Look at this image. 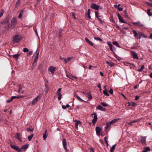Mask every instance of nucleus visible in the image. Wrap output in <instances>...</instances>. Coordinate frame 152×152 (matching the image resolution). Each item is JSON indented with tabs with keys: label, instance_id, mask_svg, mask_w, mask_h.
Instances as JSON below:
<instances>
[{
	"label": "nucleus",
	"instance_id": "obj_1",
	"mask_svg": "<svg viewBox=\"0 0 152 152\" xmlns=\"http://www.w3.org/2000/svg\"><path fill=\"white\" fill-rule=\"evenodd\" d=\"M17 23V18L15 17H13L11 20V23H9L7 26H5V27L8 30L10 28L12 29L15 27Z\"/></svg>",
	"mask_w": 152,
	"mask_h": 152
},
{
	"label": "nucleus",
	"instance_id": "obj_2",
	"mask_svg": "<svg viewBox=\"0 0 152 152\" xmlns=\"http://www.w3.org/2000/svg\"><path fill=\"white\" fill-rule=\"evenodd\" d=\"M10 18L9 16L7 17L5 19L1 21V23L3 25H6L8 24L9 23V20Z\"/></svg>",
	"mask_w": 152,
	"mask_h": 152
},
{
	"label": "nucleus",
	"instance_id": "obj_3",
	"mask_svg": "<svg viewBox=\"0 0 152 152\" xmlns=\"http://www.w3.org/2000/svg\"><path fill=\"white\" fill-rule=\"evenodd\" d=\"M91 7L93 9L98 10L100 6L98 5H97L95 3H93L91 5Z\"/></svg>",
	"mask_w": 152,
	"mask_h": 152
},
{
	"label": "nucleus",
	"instance_id": "obj_4",
	"mask_svg": "<svg viewBox=\"0 0 152 152\" xmlns=\"http://www.w3.org/2000/svg\"><path fill=\"white\" fill-rule=\"evenodd\" d=\"M62 143H63V148L65 150L66 152H67L68 151V150L67 149L66 145H67V143H66V140L65 138H64L62 140Z\"/></svg>",
	"mask_w": 152,
	"mask_h": 152
},
{
	"label": "nucleus",
	"instance_id": "obj_5",
	"mask_svg": "<svg viewBox=\"0 0 152 152\" xmlns=\"http://www.w3.org/2000/svg\"><path fill=\"white\" fill-rule=\"evenodd\" d=\"M20 39V37L19 35H16L13 38V42H18Z\"/></svg>",
	"mask_w": 152,
	"mask_h": 152
},
{
	"label": "nucleus",
	"instance_id": "obj_6",
	"mask_svg": "<svg viewBox=\"0 0 152 152\" xmlns=\"http://www.w3.org/2000/svg\"><path fill=\"white\" fill-rule=\"evenodd\" d=\"M131 53L132 57L134 59H136L137 60L139 59V57L135 51H131Z\"/></svg>",
	"mask_w": 152,
	"mask_h": 152
},
{
	"label": "nucleus",
	"instance_id": "obj_7",
	"mask_svg": "<svg viewBox=\"0 0 152 152\" xmlns=\"http://www.w3.org/2000/svg\"><path fill=\"white\" fill-rule=\"evenodd\" d=\"M83 94L84 95H85L86 96L89 100H91L92 98V97L91 95L90 91H89L87 93L83 92Z\"/></svg>",
	"mask_w": 152,
	"mask_h": 152
},
{
	"label": "nucleus",
	"instance_id": "obj_8",
	"mask_svg": "<svg viewBox=\"0 0 152 152\" xmlns=\"http://www.w3.org/2000/svg\"><path fill=\"white\" fill-rule=\"evenodd\" d=\"M94 115V118L92 120V123L94 124V125H95L97 121V115L95 113H94L92 114V115Z\"/></svg>",
	"mask_w": 152,
	"mask_h": 152
},
{
	"label": "nucleus",
	"instance_id": "obj_9",
	"mask_svg": "<svg viewBox=\"0 0 152 152\" xmlns=\"http://www.w3.org/2000/svg\"><path fill=\"white\" fill-rule=\"evenodd\" d=\"M102 129L101 128L97 126L96 128V134L98 135H99L100 132L102 131Z\"/></svg>",
	"mask_w": 152,
	"mask_h": 152
},
{
	"label": "nucleus",
	"instance_id": "obj_10",
	"mask_svg": "<svg viewBox=\"0 0 152 152\" xmlns=\"http://www.w3.org/2000/svg\"><path fill=\"white\" fill-rule=\"evenodd\" d=\"M56 70V68L53 66H50L48 68V70L52 74H53L55 71Z\"/></svg>",
	"mask_w": 152,
	"mask_h": 152
},
{
	"label": "nucleus",
	"instance_id": "obj_11",
	"mask_svg": "<svg viewBox=\"0 0 152 152\" xmlns=\"http://www.w3.org/2000/svg\"><path fill=\"white\" fill-rule=\"evenodd\" d=\"M40 97V96L38 95L37 97L34 98L32 101V104L33 105H34L37 102L38 98Z\"/></svg>",
	"mask_w": 152,
	"mask_h": 152
},
{
	"label": "nucleus",
	"instance_id": "obj_12",
	"mask_svg": "<svg viewBox=\"0 0 152 152\" xmlns=\"http://www.w3.org/2000/svg\"><path fill=\"white\" fill-rule=\"evenodd\" d=\"M132 24L134 25L137 26L142 27H143L144 26L143 24L141 23L140 21H138L137 22H133Z\"/></svg>",
	"mask_w": 152,
	"mask_h": 152
},
{
	"label": "nucleus",
	"instance_id": "obj_13",
	"mask_svg": "<svg viewBox=\"0 0 152 152\" xmlns=\"http://www.w3.org/2000/svg\"><path fill=\"white\" fill-rule=\"evenodd\" d=\"M118 17L119 20V21L121 23H126V22L125 21L122 19V17L120 15V14H118L117 15Z\"/></svg>",
	"mask_w": 152,
	"mask_h": 152
},
{
	"label": "nucleus",
	"instance_id": "obj_14",
	"mask_svg": "<svg viewBox=\"0 0 152 152\" xmlns=\"http://www.w3.org/2000/svg\"><path fill=\"white\" fill-rule=\"evenodd\" d=\"M21 135H20V133H17L15 134V137L17 138L20 141H22V138L21 137Z\"/></svg>",
	"mask_w": 152,
	"mask_h": 152
},
{
	"label": "nucleus",
	"instance_id": "obj_15",
	"mask_svg": "<svg viewBox=\"0 0 152 152\" xmlns=\"http://www.w3.org/2000/svg\"><path fill=\"white\" fill-rule=\"evenodd\" d=\"M139 37H138V38L139 39H140L142 37L143 38H147V36L142 32L139 33Z\"/></svg>",
	"mask_w": 152,
	"mask_h": 152
},
{
	"label": "nucleus",
	"instance_id": "obj_16",
	"mask_svg": "<svg viewBox=\"0 0 152 152\" xmlns=\"http://www.w3.org/2000/svg\"><path fill=\"white\" fill-rule=\"evenodd\" d=\"M146 137H141V143L143 144H145L146 143Z\"/></svg>",
	"mask_w": 152,
	"mask_h": 152
},
{
	"label": "nucleus",
	"instance_id": "obj_17",
	"mask_svg": "<svg viewBox=\"0 0 152 152\" xmlns=\"http://www.w3.org/2000/svg\"><path fill=\"white\" fill-rule=\"evenodd\" d=\"M97 108L98 110L102 111H106L105 108L103 107H102L99 105H98V107H97Z\"/></svg>",
	"mask_w": 152,
	"mask_h": 152
},
{
	"label": "nucleus",
	"instance_id": "obj_18",
	"mask_svg": "<svg viewBox=\"0 0 152 152\" xmlns=\"http://www.w3.org/2000/svg\"><path fill=\"white\" fill-rule=\"evenodd\" d=\"M132 31L134 34V37L136 38L137 39H139L138 37V36L139 35V33H137V31L135 30H133Z\"/></svg>",
	"mask_w": 152,
	"mask_h": 152
},
{
	"label": "nucleus",
	"instance_id": "obj_19",
	"mask_svg": "<svg viewBox=\"0 0 152 152\" xmlns=\"http://www.w3.org/2000/svg\"><path fill=\"white\" fill-rule=\"evenodd\" d=\"M106 62L107 64L111 67L113 66H114V63L112 62L106 61Z\"/></svg>",
	"mask_w": 152,
	"mask_h": 152
},
{
	"label": "nucleus",
	"instance_id": "obj_20",
	"mask_svg": "<svg viewBox=\"0 0 152 152\" xmlns=\"http://www.w3.org/2000/svg\"><path fill=\"white\" fill-rule=\"evenodd\" d=\"M107 44L108 45V46H109V48H110V50L111 51H113V48H113V46L112 45L111 42H107Z\"/></svg>",
	"mask_w": 152,
	"mask_h": 152
},
{
	"label": "nucleus",
	"instance_id": "obj_21",
	"mask_svg": "<svg viewBox=\"0 0 152 152\" xmlns=\"http://www.w3.org/2000/svg\"><path fill=\"white\" fill-rule=\"evenodd\" d=\"M85 40L86 42H87L89 45H91L92 46L94 45L86 37H85Z\"/></svg>",
	"mask_w": 152,
	"mask_h": 152
},
{
	"label": "nucleus",
	"instance_id": "obj_22",
	"mask_svg": "<svg viewBox=\"0 0 152 152\" xmlns=\"http://www.w3.org/2000/svg\"><path fill=\"white\" fill-rule=\"evenodd\" d=\"M75 121L76 122L75 124V127L77 129L78 128V125L80 124V122L79 121L77 120H75Z\"/></svg>",
	"mask_w": 152,
	"mask_h": 152
},
{
	"label": "nucleus",
	"instance_id": "obj_23",
	"mask_svg": "<svg viewBox=\"0 0 152 152\" xmlns=\"http://www.w3.org/2000/svg\"><path fill=\"white\" fill-rule=\"evenodd\" d=\"M45 88L44 91L46 93L45 95H46L47 94L48 89V86L46 84H45Z\"/></svg>",
	"mask_w": 152,
	"mask_h": 152
},
{
	"label": "nucleus",
	"instance_id": "obj_24",
	"mask_svg": "<svg viewBox=\"0 0 152 152\" xmlns=\"http://www.w3.org/2000/svg\"><path fill=\"white\" fill-rule=\"evenodd\" d=\"M75 96L77 99L80 102H84L80 97L77 94H75Z\"/></svg>",
	"mask_w": 152,
	"mask_h": 152
},
{
	"label": "nucleus",
	"instance_id": "obj_25",
	"mask_svg": "<svg viewBox=\"0 0 152 152\" xmlns=\"http://www.w3.org/2000/svg\"><path fill=\"white\" fill-rule=\"evenodd\" d=\"M62 30L61 29H60L59 30V32L58 33H57V35L58 36V37L59 38L61 37L62 34H61V33Z\"/></svg>",
	"mask_w": 152,
	"mask_h": 152
},
{
	"label": "nucleus",
	"instance_id": "obj_26",
	"mask_svg": "<svg viewBox=\"0 0 152 152\" xmlns=\"http://www.w3.org/2000/svg\"><path fill=\"white\" fill-rule=\"evenodd\" d=\"M57 94L58 96V99L60 100L61 99L62 94L60 92H57Z\"/></svg>",
	"mask_w": 152,
	"mask_h": 152
},
{
	"label": "nucleus",
	"instance_id": "obj_27",
	"mask_svg": "<svg viewBox=\"0 0 152 152\" xmlns=\"http://www.w3.org/2000/svg\"><path fill=\"white\" fill-rule=\"evenodd\" d=\"M115 145H114L111 147L110 149V152H113L115 148Z\"/></svg>",
	"mask_w": 152,
	"mask_h": 152
},
{
	"label": "nucleus",
	"instance_id": "obj_28",
	"mask_svg": "<svg viewBox=\"0 0 152 152\" xmlns=\"http://www.w3.org/2000/svg\"><path fill=\"white\" fill-rule=\"evenodd\" d=\"M111 125V124L110 123V122L109 123L107 122L106 123V126L105 127V129H107L108 128H110V127Z\"/></svg>",
	"mask_w": 152,
	"mask_h": 152
},
{
	"label": "nucleus",
	"instance_id": "obj_29",
	"mask_svg": "<svg viewBox=\"0 0 152 152\" xmlns=\"http://www.w3.org/2000/svg\"><path fill=\"white\" fill-rule=\"evenodd\" d=\"M28 145H24L22 146L21 147V149H26L28 148Z\"/></svg>",
	"mask_w": 152,
	"mask_h": 152
},
{
	"label": "nucleus",
	"instance_id": "obj_30",
	"mask_svg": "<svg viewBox=\"0 0 152 152\" xmlns=\"http://www.w3.org/2000/svg\"><path fill=\"white\" fill-rule=\"evenodd\" d=\"M20 54H16L15 55H14L13 56V58H15L16 59H17L18 58L19 56H20Z\"/></svg>",
	"mask_w": 152,
	"mask_h": 152
},
{
	"label": "nucleus",
	"instance_id": "obj_31",
	"mask_svg": "<svg viewBox=\"0 0 152 152\" xmlns=\"http://www.w3.org/2000/svg\"><path fill=\"white\" fill-rule=\"evenodd\" d=\"M113 45H116L118 48H120V46L118 45V42L116 41H114L113 42Z\"/></svg>",
	"mask_w": 152,
	"mask_h": 152
},
{
	"label": "nucleus",
	"instance_id": "obj_32",
	"mask_svg": "<svg viewBox=\"0 0 152 152\" xmlns=\"http://www.w3.org/2000/svg\"><path fill=\"white\" fill-rule=\"evenodd\" d=\"M47 132V131L46 130L45 131V133L43 134V139L44 140H45L46 139V138H47V135L46 134Z\"/></svg>",
	"mask_w": 152,
	"mask_h": 152
},
{
	"label": "nucleus",
	"instance_id": "obj_33",
	"mask_svg": "<svg viewBox=\"0 0 152 152\" xmlns=\"http://www.w3.org/2000/svg\"><path fill=\"white\" fill-rule=\"evenodd\" d=\"M15 150L19 152H21V148H20L16 146L15 147Z\"/></svg>",
	"mask_w": 152,
	"mask_h": 152
},
{
	"label": "nucleus",
	"instance_id": "obj_34",
	"mask_svg": "<svg viewBox=\"0 0 152 152\" xmlns=\"http://www.w3.org/2000/svg\"><path fill=\"white\" fill-rule=\"evenodd\" d=\"M144 65H143L142 66L140 69H138L137 70V71L138 72H141L144 69Z\"/></svg>",
	"mask_w": 152,
	"mask_h": 152
},
{
	"label": "nucleus",
	"instance_id": "obj_35",
	"mask_svg": "<svg viewBox=\"0 0 152 152\" xmlns=\"http://www.w3.org/2000/svg\"><path fill=\"white\" fill-rule=\"evenodd\" d=\"M151 10L150 9H148L147 10V13L148 15L149 16H151L152 14L150 12Z\"/></svg>",
	"mask_w": 152,
	"mask_h": 152
},
{
	"label": "nucleus",
	"instance_id": "obj_36",
	"mask_svg": "<svg viewBox=\"0 0 152 152\" xmlns=\"http://www.w3.org/2000/svg\"><path fill=\"white\" fill-rule=\"evenodd\" d=\"M23 13V10H22L20 11V13L18 17V18L19 19H20L21 18V17L22 16V14Z\"/></svg>",
	"mask_w": 152,
	"mask_h": 152
},
{
	"label": "nucleus",
	"instance_id": "obj_37",
	"mask_svg": "<svg viewBox=\"0 0 152 152\" xmlns=\"http://www.w3.org/2000/svg\"><path fill=\"white\" fill-rule=\"evenodd\" d=\"M103 94L105 95L108 96H109V94L107 92V91L106 90H104L103 91Z\"/></svg>",
	"mask_w": 152,
	"mask_h": 152
},
{
	"label": "nucleus",
	"instance_id": "obj_38",
	"mask_svg": "<svg viewBox=\"0 0 152 152\" xmlns=\"http://www.w3.org/2000/svg\"><path fill=\"white\" fill-rule=\"evenodd\" d=\"M33 136H34L33 134H32L31 135H30V136H29L28 137V140L29 141H30L31 140L32 138L33 137Z\"/></svg>",
	"mask_w": 152,
	"mask_h": 152
},
{
	"label": "nucleus",
	"instance_id": "obj_39",
	"mask_svg": "<svg viewBox=\"0 0 152 152\" xmlns=\"http://www.w3.org/2000/svg\"><path fill=\"white\" fill-rule=\"evenodd\" d=\"M94 39L95 40H99L101 41H102V40L99 37H94Z\"/></svg>",
	"mask_w": 152,
	"mask_h": 152
},
{
	"label": "nucleus",
	"instance_id": "obj_40",
	"mask_svg": "<svg viewBox=\"0 0 152 152\" xmlns=\"http://www.w3.org/2000/svg\"><path fill=\"white\" fill-rule=\"evenodd\" d=\"M101 104L104 107H107L108 105L107 104L103 102H101Z\"/></svg>",
	"mask_w": 152,
	"mask_h": 152
},
{
	"label": "nucleus",
	"instance_id": "obj_41",
	"mask_svg": "<svg viewBox=\"0 0 152 152\" xmlns=\"http://www.w3.org/2000/svg\"><path fill=\"white\" fill-rule=\"evenodd\" d=\"M72 16L75 19H76V18L75 17V14L73 12H72L71 13Z\"/></svg>",
	"mask_w": 152,
	"mask_h": 152
},
{
	"label": "nucleus",
	"instance_id": "obj_42",
	"mask_svg": "<svg viewBox=\"0 0 152 152\" xmlns=\"http://www.w3.org/2000/svg\"><path fill=\"white\" fill-rule=\"evenodd\" d=\"M38 69H39V70H42V69H43V67H42V65H41V64L39 65L38 66Z\"/></svg>",
	"mask_w": 152,
	"mask_h": 152
},
{
	"label": "nucleus",
	"instance_id": "obj_43",
	"mask_svg": "<svg viewBox=\"0 0 152 152\" xmlns=\"http://www.w3.org/2000/svg\"><path fill=\"white\" fill-rule=\"evenodd\" d=\"M97 19L99 21V23H102L103 21V20L102 19H101V18H99V17Z\"/></svg>",
	"mask_w": 152,
	"mask_h": 152
},
{
	"label": "nucleus",
	"instance_id": "obj_44",
	"mask_svg": "<svg viewBox=\"0 0 152 152\" xmlns=\"http://www.w3.org/2000/svg\"><path fill=\"white\" fill-rule=\"evenodd\" d=\"M116 121H117L116 120L114 119H113V120H112L110 122L112 124L115 123V122Z\"/></svg>",
	"mask_w": 152,
	"mask_h": 152
},
{
	"label": "nucleus",
	"instance_id": "obj_45",
	"mask_svg": "<svg viewBox=\"0 0 152 152\" xmlns=\"http://www.w3.org/2000/svg\"><path fill=\"white\" fill-rule=\"evenodd\" d=\"M29 51V50L27 48H26L23 49V51L24 52H27Z\"/></svg>",
	"mask_w": 152,
	"mask_h": 152
},
{
	"label": "nucleus",
	"instance_id": "obj_46",
	"mask_svg": "<svg viewBox=\"0 0 152 152\" xmlns=\"http://www.w3.org/2000/svg\"><path fill=\"white\" fill-rule=\"evenodd\" d=\"M27 130L28 132H32L34 130L33 129H31L29 128H27Z\"/></svg>",
	"mask_w": 152,
	"mask_h": 152
},
{
	"label": "nucleus",
	"instance_id": "obj_47",
	"mask_svg": "<svg viewBox=\"0 0 152 152\" xmlns=\"http://www.w3.org/2000/svg\"><path fill=\"white\" fill-rule=\"evenodd\" d=\"M145 150L147 151H150V149L149 147H147L146 148H144Z\"/></svg>",
	"mask_w": 152,
	"mask_h": 152
},
{
	"label": "nucleus",
	"instance_id": "obj_48",
	"mask_svg": "<svg viewBox=\"0 0 152 152\" xmlns=\"http://www.w3.org/2000/svg\"><path fill=\"white\" fill-rule=\"evenodd\" d=\"M10 146L12 148L14 149V150H15V147L16 146L14 145H13L12 144H10Z\"/></svg>",
	"mask_w": 152,
	"mask_h": 152
},
{
	"label": "nucleus",
	"instance_id": "obj_49",
	"mask_svg": "<svg viewBox=\"0 0 152 152\" xmlns=\"http://www.w3.org/2000/svg\"><path fill=\"white\" fill-rule=\"evenodd\" d=\"M95 17L96 18H98L99 17V16H98V14H99V12H97V11H96L95 12Z\"/></svg>",
	"mask_w": 152,
	"mask_h": 152
},
{
	"label": "nucleus",
	"instance_id": "obj_50",
	"mask_svg": "<svg viewBox=\"0 0 152 152\" xmlns=\"http://www.w3.org/2000/svg\"><path fill=\"white\" fill-rule=\"evenodd\" d=\"M33 53V52L32 51H30L29 52V53H28L27 54V56H29L31 55H32Z\"/></svg>",
	"mask_w": 152,
	"mask_h": 152
},
{
	"label": "nucleus",
	"instance_id": "obj_51",
	"mask_svg": "<svg viewBox=\"0 0 152 152\" xmlns=\"http://www.w3.org/2000/svg\"><path fill=\"white\" fill-rule=\"evenodd\" d=\"M19 4H20V1L18 0V1H17V2L16 3V5L15 6V7H18L19 6Z\"/></svg>",
	"mask_w": 152,
	"mask_h": 152
},
{
	"label": "nucleus",
	"instance_id": "obj_52",
	"mask_svg": "<svg viewBox=\"0 0 152 152\" xmlns=\"http://www.w3.org/2000/svg\"><path fill=\"white\" fill-rule=\"evenodd\" d=\"M18 92L19 93H23L24 92V90H18Z\"/></svg>",
	"mask_w": 152,
	"mask_h": 152
},
{
	"label": "nucleus",
	"instance_id": "obj_53",
	"mask_svg": "<svg viewBox=\"0 0 152 152\" xmlns=\"http://www.w3.org/2000/svg\"><path fill=\"white\" fill-rule=\"evenodd\" d=\"M17 98H21L23 97V96L21 95H18L17 96Z\"/></svg>",
	"mask_w": 152,
	"mask_h": 152
},
{
	"label": "nucleus",
	"instance_id": "obj_54",
	"mask_svg": "<svg viewBox=\"0 0 152 152\" xmlns=\"http://www.w3.org/2000/svg\"><path fill=\"white\" fill-rule=\"evenodd\" d=\"M91 14V10L90 9H89L88 10L87 15H90Z\"/></svg>",
	"mask_w": 152,
	"mask_h": 152
},
{
	"label": "nucleus",
	"instance_id": "obj_55",
	"mask_svg": "<svg viewBox=\"0 0 152 152\" xmlns=\"http://www.w3.org/2000/svg\"><path fill=\"white\" fill-rule=\"evenodd\" d=\"M137 104L135 102H132V104L131 106L133 107H134L135 105H136Z\"/></svg>",
	"mask_w": 152,
	"mask_h": 152
},
{
	"label": "nucleus",
	"instance_id": "obj_56",
	"mask_svg": "<svg viewBox=\"0 0 152 152\" xmlns=\"http://www.w3.org/2000/svg\"><path fill=\"white\" fill-rule=\"evenodd\" d=\"M109 92L111 94H112L113 93V90L112 89L110 88V90L109 91Z\"/></svg>",
	"mask_w": 152,
	"mask_h": 152
},
{
	"label": "nucleus",
	"instance_id": "obj_57",
	"mask_svg": "<svg viewBox=\"0 0 152 152\" xmlns=\"http://www.w3.org/2000/svg\"><path fill=\"white\" fill-rule=\"evenodd\" d=\"M17 96H12L11 97V98L12 99V100H13L14 99H17Z\"/></svg>",
	"mask_w": 152,
	"mask_h": 152
},
{
	"label": "nucleus",
	"instance_id": "obj_58",
	"mask_svg": "<svg viewBox=\"0 0 152 152\" xmlns=\"http://www.w3.org/2000/svg\"><path fill=\"white\" fill-rule=\"evenodd\" d=\"M117 9H118V10L120 11H121L123 10V8L121 7H119L118 8H117Z\"/></svg>",
	"mask_w": 152,
	"mask_h": 152
},
{
	"label": "nucleus",
	"instance_id": "obj_59",
	"mask_svg": "<svg viewBox=\"0 0 152 152\" xmlns=\"http://www.w3.org/2000/svg\"><path fill=\"white\" fill-rule=\"evenodd\" d=\"M120 4H119L118 5H115V7L116 8H117L119 7V6H120Z\"/></svg>",
	"mask_w": 152,
	"mask_h": 152
},
{
	"label": "nucleus",
	"instance_id": "obj_60",
	"mask_svg": "<svg viewBox=\"0 0 152 152\" xmlns=\"http://www.w3.org/2000/svg\"><path fill=\"white\" fill-rule=\"evenodd\" d=\"M38 59H36V58H35L34 60V62L33 63V64L34 65V64L35 63H36V62H37V60Z\"/></svg>",
	"mask_w": 152,
	"mask_h": 152
},
{
	"label": "nucleus",
	"instance_id": "obj_61",
	"mask_svg": "<svg viewBox=\"0 0 152 152\" xmlns=\"http://www.w3.org/2000/svg\"><path fill=\"white\" fill-rule=\"evenodd\" d=\"M125 15H124L125 17H126V18H127L128 17V15H127V14L126 13V11H125Z\"/></svg>",
	"mask_w": 152,
	"mask_h": 152
},
{
	"label": "nucleus",
	"instance_id": "obj_62",
	"mask_svg": "<svg viewBox=\"0 0 152 152\" xmlns=\"http://www.w3.org/2000/svg\"><path fill=\"white\" fill-rule=\"evenodd\" d=\"M139 98V96H135V99L136 100H137Z\"/></svg>",
	"mask_w": 152,
	"mask_h": 152
},
{
	"label": "nucleus",
	"instance_id": "obj_63",
	"mask_svg": "<svg viewBox=\"0 0 152 152\" xmlns=\"http://www.w3.org/2000/svg\"><path fill=\"white\" fill-rule=\"evenodd\" d=\"M39 53H37L36 55L35 58L38 59V58Z\"/></svg>",
	"mask_w": 152,
	"mask_h": 152
},
{
	"label": "nucleus",
	"instance_id": "obj_64",
	"mask_svg": "<svg viewBox=\"0 0 152 152\" xmlns=\"http://www.w3.org/2000/svg\"><path fill=\"white\" fill-rule=\"evenodd\" d=\"M12 99L11 98V99L10 100H7V103H9V102H12Z\"/></svg>",
	"mask_w": 152,
	"mask_h": 152
}]
</instances>
